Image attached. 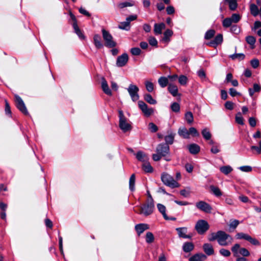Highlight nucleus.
Listing matches in <instances>:
<instances>
[{
    "label": "nucleus",
    "mask_w": 261,
    "mask_h": 261,
    "mask_svg": "<svg viewBox=\"0 0 261 261\" xmlns=\"http://www.w3.org/2000/svg\"><path fill=\"white\" fill-rule=\"evenodd\" d=\"M158 83L160 86L162 88H164L169 85V81L167 77L165 76H161L158 80Z\"/></svg>",
    "instance_id": "72a5a7b5"
},
{
    "label": "nucleus",
    "mask_w": 261,
    "mask_h": 261,
    "mask_svg": "<svg viewBox=\"0 0 261 261\" xmlns=\"http://www.w3.org/2000/svg\"><path fill=\"white\" fill-rule=\"evenodd\" d=\"M119 127L123 132H126L131 129V125L127 122L122 111H119Z\"/></svg>",
    "instance_id": "39448f33"
},
{
    "label": "nucleus",
    "mask_w": 261,
    "mask_h": 261,
    "mask_svg": "<svg viewBox=\"0 0 261 261\" xmlns=\"http://www.w3.org/2000/svg\"><path fill=\"white\" fill-rule=\"evenodd\" d=\"M185 119L187 123L191 124L193 122V115L191 112H188L185 114Z\"/></svg>",
    "instance_id": "37998d69"
},
{
    "label": "nucleus",
    "mask_w": 261,
    "mask_h": 261,
    "mask_svg": "<svg viewBox=\"0 0 261 261\" xmlns=\"http://www.w3.org/2000/svg\"><path fill=\"white\" fill-rule=\"evenodd\" d=\"M73 28L74 30L75 33L77 35V36L82 39L85 38V36L82 31L79 29L77 22H73Z\"/></svg>",
    "instance_id": "2f4dec72"
},
{
    "label": "nucleus",
    "mask_w": 261,
    "mask_h": 261,
    "mask_svg": "<svg viewBox=\"0 0 261 261\" xmlns=\"http://www.w3.org/2000/svg\"><path fill=\"white\" fill-rule=\"evenodd\" d=\"M190 152L193 154L198 153L200 151V147L196 144H191L188 146Z\"/></svg>",
    "instance_id": "b1692460"
},
{
    "label": "nucleus",
    "mask_w": 261,
    "mask_h": 261,
    "mask_svg": "<svg viewBox=\"0 0 261 261\" xmlns=\"http://www.w3.org/2000/svg\"><path fill=\"white\" fill-rule=\"evenodd\" d=\"M219 252L221 255L225 257H228L231 254L230 252L228 250L224 248L221 249Z\"/></svg>",
    "instance_id": "052dcab7"
},
{
    "label": "nucleus",
    "mask_w": 261,
    "mask_h": 261,
    "mask_svg": "<svg viewBox=\"0 0 261 261\" xmlns=\"http://www.w3.org/2000/svg\"><path fill=\"white\" fill-rule=\"evenodd\" d=\"M202 135L204 139L209 140L211 139L212 135L207 128H204L201 132Z\"/></svg>",
    "instance_id": "c9c22d12"
},
{
    "label": "nucleus",
    "mask_w": 261,
    "mask_h": 261,
    "mask_svg": "<svg viewBox=\"0 0 261 261\" xmlns=\"http://www.w3.org/2000/svg\"><path fill=\"white\" fill-rule=\"evenodd\" d=\"M215 34V31L214 30H209L205 34L204 38L206 40L212 39Z\"/></svg>",
    "instance_id": "79ce46f5"
},
{
    "label": "nucleus",
    "mask_w": 261,
    "mask_h": 261,
    "mask_svg": "<svg viewBox=\"0 0 261 261\" xmlns=\"http://www.w3.org/2000/svg\"><path fill=\"white\" fill-rule=\"evenodd\" d=\"M145 85L146 90L148 92H151L152 91H153V90L154 89V85L152 82L147 81L145 83Z\"/></svg>",
    "instance_id": "09e8293b"
},
{
    "label": "nucleus",
    "mask_w": 261,
    "mask_h": 261,
    "mask_svg": "<svg viewBox=\"0 0 261 261\" xmlns=\"http://www.w3.org/2000/svg\"><path fill=\"white\" fill-rule=\"evenodd\" d=\"M219 148L220 145L218 143H217V144L212 146L211 151L212 153L214 154H217L220 151Z\"/></svg>",
    "instance_id": "4d7b16f0"
},
{
    "label": "nucleus",
    "mask_w": 261,
    "mask_h": 261,
    "mask_svg": "<svg viewBox=\"0 0 261 261\" xmlns=\"http://www.w3.org/2000/svg\"><path fill=\"white\" fill-rule=\"evenodd\" d=\"M161 179L165 185L172 188H177L179 186V184L174 179L173 177L167 173L162 174Z\"/></svg>",
    "instance_id": "7ed1b4c3"
},
{
    "label": "nucleus",
    "mask_w": 261,
    "mask_h": 261,
    "mask_svg": "<svg viewBox=\"0 0 261 261\" xmlns=\"http://www.w3.org/2000/svg\"><path fill=\"white\" fill-rule=\"evenodd\" d=\"M203 250L205 253L208 256L214 254V249L212 245L210 243H205L203 245Z\"/></svg>",
    "instance_id": "2eb2a0df"
},
{
    "label": "nucleus",
    "mask_w": 261,
    "mask_h": 261,
    "mask_svg": "<svg viewBox=\"0 0 261 261\" xmlns=\"http://www.w3.org/2000/svg\"><path fill=\"white\" fill-rule=\"evenodd\" d=\"M138 106L139 108L146 116H150L153 112V109L149 108L147 105L143 101H139Z\"/></svg>",
    "instance_id": "f8f14e48"
},
{
    "label": "nucleus",
    "mask_w": 261,
    "mask_h": 261,
    "mask_svg": "<svg viewBox=\"0 0 261 261\" xmlns=\"http://www.w3.org/2000/svg\"><path fill=\"white\" fill-rule=\"evenodd\" d=\"M148 127H149V130L152 133H155V132H157L158 130V126L152 122H150L149 123Z\"/></svg>",
    "instance_id": "680f3d73"
},
{
    "label": "nucleus",
    "mask_w": 261,
    "mask_h": 261,
    "mask_svg": "<svg viewBox=\"0 0 261 261\" xmlns=\"http://www.w3.org/2000/svg\"><path fill=\"white\" fill-rule=\"evenodd\" d=\"M142 169L146 173H151L153 172V168L148 161L143 163Z\"/></svg>",
    "instance_id": "473e14b6"
},
{
    "label": "nucleus",
    "mask_w": 261,
    "mask_h": 261,
    "mask_svg": "<svg viewBox=\"0 0 261 261\" xmlns=\"http://www.w3.org/2000/svg\"><path fill=\"white\" fill-rule=\"evenodd\" d=\"M135 175L133 174L129 178V188L131 191H134L135 189Z\"/></svg>",
    "instance_id": "f704fd0d"
},
{
    "label": "nucleus",
    "mask_w": 261,
    "mask_h": 261,
    "mask_svg": "<svg viewBox=\"0 0 261 261\" xmlns=\"http://www.w3.org/2000/svg\"><path fill=\"white\" fill-rule=\"evenodd\" d=\"M128 57L127 54L124 53L118 57L116 61V65L118 67H123L127 64Z\"/></svg>",
    "instance_id": "ddd939ff"
},
{
    "label": "nucleus",
    "mask_w": 261,
    "mask_h": 261,
    "mask_svg": "<svg viewBox=\"0 0 261 261\" xmlns=\"http://www.w3.org/2000/svg\"><path fill=\"white\" fill-rule=\"evenodd\" d=\"M236 121L237 123L240 125H244V119L242 116L241 113L238 112L236 116Z\"/></svg>",
    "instance_id": "c03bdc74"
},
{
    "label": "nucleus",
    "mask_w": 261,
    "mask_h": 261,
    "mask_svg": "<svg viewBox=\"0 0 261 261\" xmlns=\"http://www.w3.org/2000/svg\"><path fill=\"white\" fill-rule=\"evenodd\" d=\"M165 29V24L164 23H155L154 25V32L155 35L161 34L162 30Z\"/></svg>",
    "instance_id": "412c9836"
},
{
    "label": "nucleus",
    "mask_w": 261,
    "mask_h": 261,
    "mask_svg": "<svg viewBox=\"0 0 261 261\" xmlns=\"http://www.w3.org/2000/svg\"><path fill=\"white\" fill-rule=\"evenodd\" d=\"M246 40L247 42L251 45L250 47L253 48L256 41L255 38L253 36H249L246 37Z\"/></svg>",
    "instance_id": "49530a36"
},
{
    "label": "nucleus",
    "mask_w": 261,
    "mask_h": 261,
    "mask_svg": "<svg viewBox=\"0 0 261 261\" xmlns=\"http://www.w3.org/2000/svg\"><path fill=\"white\" fill-rule=\"evenodd\" d=\"M210 190L211 192L217 197L221 196L222 195L220 189L217 187L211 186Z\"/></svg>",
    "instance_id": "e433bc0d"
},
{
    "label": "nucleus",
    "mask_w": 261,
    "mask_h": 261,
    "mask_svg": "<svg viewBox=\"0 0 261 261\" xmlns=\"http://www.w3.org/2000/svg\"><path fill=\"white\" fill-rule=\"evenodd\" d=\"M220 170L225 175H227L232 171V168L230 166H225L220 167Z\"/></svg>",
    "instance_id": "a19ab883"
},
{
    "label": "nucleus",
    "mask_w": 261,
    "mask_h": 261,
    "mask_svg": "<svg viewBox=\"0 0 261 261\" xmlns=\"http://www.w3.org/2000/svg\"><path fill=\"white\" fill-rule=\"evenodd\" d=\"M189 136L190 135L195 137H198L199 136V133L198 132L197 130L193 127H191L189 129Z\"/></svg>",
    "instance_id": "13d9d810"
},
{
    "label": "nucleus",
    "mask_w": 261,
    "mask_h": 261,
    "mask_svg": "<svg viewBox=\"0 0 261 261\" xmlns=\"http://www.w3.org/2000/svg\"><path fill=\"white\" fill-rule=\"evenodd\" d=\"M102 34L106 47L108 48H113L116 46V42L113 40L112 36L108 31L105 29H102Z\"/></svg>",
    "instance_id": "20e7f679"
},
{
    "label": "nucleus",
    "mask_w": 261,
    "mask_h": 261,
    "mask_svg": "<svg viewBox=\"0 0 261 261\" xmlns=\"http://www.w3.org/2000/svg\"><path fill=\"white\" fill-rule=\"evenodd\" d=\"M206 255L202 253H197L189 258V261H204L206 259Z\"/></svg>",
    "instance_id": "dca6fc26"
},
{
    "label": "nucleus",
    "mask_w": 261,
    "mask_h": 261,
    "mask_svg": "<svg viewBox=\"0 0 261 261\" xmlns=\"http://www.w3.org/2000/svg\"><path fill=\"white\" fill-rule=\"evenodd\" d=\"M194 249V245L191 242H186L184 244L182 249L185 252H189L192 251Z\"/></svg>",
    "instance_id": "a878e982"
},
{
    "label": "nucleus",
    "mask_w": 261,
    "mask_h": 261,
    "mask_svg": "<svg viewBox=\"0 0 261 261\" xmlns=\"http://www.w3.org/2000/svg\"><path fill=\"white\" fill-rule=\"evenodd\" d=\"M101 88L105 94L110 96L112 95V92L109 87L106 80L104 78L102 79Z\"/></svg>",
    "instance_id": "aec40b11"
},
{
    "label": "nucleus",
    "mask_w": 261,
    "mask_h": 261,
    "mask_svg": "<svg viewBox=\"0 0 261 261\" xmlns=\"http://www.w3.org/2000/svg\"><path fill=\"white\" fill-rule=\"evenodd\" d=\"M240 248H241L240 247V245L239 244H236L232 247L231 251L233 253L234 256H239V250Z\"/></svg>",
    "instance_id": "ea45409f"
},
{
    "label": "nucleus",
    "mask_w": 261,
    "mask_h": 261,
    "mask_svg": "<svg viewBox=\"0 0 261 261\" xmlns=\"http://www.w3.org/2000/svg\"><path fill=\"white\" fill-rule=\"evenodd\" d=\"M171 109L173 112L178 113L180 111V105L176 102H173L171 105Z\"/></svg>",
    "instance_id": "8fccbe9b"
},
{
    "label": "nucleus",
    "mask_w": 261,
    "mask_h": 261,
    "mask_svg": "<svg viewBox=\"0 0 261 261\" xmlns=\"http://www.w3.org/2000/svg\"><path fill=\"white\" fill-rule=\"evenodd\" d=\"M179 83L182 86L186 85L188 82V78L186 76L181 75L178 77Z\"/></svg>",
    "instance_id": "a18cd8bd"
},
{
    "label": "nucleus",
    "mask_w": 261,
    "mask_h": 261,
    "mask_svg": "<svg viewBox=\"0 0 261 261\" xmlns=\"http://www.w3.org/2000/svg\"><path fill=\"white\" fill-rule=\"evenodd\" d=\"M232 21V23H237L241 19V17L238 14H233L230 17H229Z\"/></svg>",
    "instance_id": "5fc2aeb1"
},
{
    "label": "nucleus",
    "mask_w": 261,
    "mask_h": 261,
    "mask_svg": "<svg viewBox=\"0 0 261 261\" xmlns=\"http://www.w3.org/2000/svg\"><path fill=\"white\" fill-rule=\"evenodd\" d=\"M154 240V236L150 232H147L146 234V241L148 243H152Z\"/></svg>",
    "instance_id": "603ef678"
},
{
    "label": "nucleus",
    "mask_w": 261,
    "mask_h": 261,
    "mask_svg": "<svg viewBox=\"0 0 261 261\" xmlns=\"http://www.w3.org/2000/svg\"><path fill=\"white\" fill-rule=\"evenodd\" d=\"M173 32L169 29H167L163 34V37L162 41L164 42H167L169 41V38L172 35Z\"/></svg>",
    "instance_id": "cd10ccee"
},
{
    "label": "nucleus",
    "mask_w": 261,
    "mask_h": 261,
    "mask_svg": "<svg viewBox=\"0 0 261 261\" xmlns=\"http://www.w3.org/2000/svg\"><path fill=\"white\" fill-rule=\"evenodd\" d=\"M239 224V221L238 220H234L230 222L229 227L232 229H236Z\"/></svg>",
    "instance_id": "69168bd1"
},
{
    "label": "nucleus",
    "mask_w": 261,
    "mask_h": 261,
    "mask_svg": "<svg viewBox=\"0 0 261 261\" xmlns=\"http://www.w3.org/2000/svg\"><path fill=\"white\" fill-rule=\"evenodd\" d=\"M118 27L120 29L126 31L129 30L130 28V24L127 21L120 22Z\"/></svg>",
    "instance_id": "4c0bfd02"
},
{
    "label": "nucleus",
    "mask_w": 261,
    "mask_h": 261,
    "mask_svg": "<svg viewBox=\"0 0 261 261\" xmlns=\"http://www.w3.org/2000/svg\"><path fill=\"white\" fill-rule=\"evenodd\" d=\"M217 242L220 246H226L231 244L233 239L231 236L222 230L218 231Z\"/></svg>",
    "instance_id": "f03ea898"
},
{
    "label": "nucleus",
    "mask_w": 261,
    "mask_h": 261,
    "mask_svg": "<svg viewBox=\"0 0 261 261\" xmlns=\"http://www.w3.org/2000/svg\"><path fill=\"white\" fill-rule=\"evenodd\" d=\"M251 65L253 68H256L259 66V61L258 59H254L250 61Z\"/></svg>",
    "instance_id": "774afa93"
},
{
    "label": "nucleus",
    "mask_w": 261,
    "mask_h": 261,
    "mask_svg": "<svg viewBox=\"0 0 261 261\" xmlns=\"http://www.w3.org/2000/svg\"><path fill=\"white\" fill-rule=\"evenodd\" d=\"M156 151L163 156H165L169 152V147L166 144L161 143L158 145Z\"/></svg>",
    "instance_id": "9b49d317"
},
{
    "label": "nucleus",
    "mask_w": 261,
    "mask_h": 261,
    "mask_svg": "<svg viewBox=\"0 0 261 261\" xmlns=\"http://www.w3.org/2000/svg\"><path fill=\"white\" fill-rule=\"evenodd\" d=\"M232 60L241 61L245 58V55L242 53H234L229 56Z\"/></svg>",
    "instance_id": "c756f323"
},
{
    "label": "nucleus",
    "mask_w": 261,
    "mask_h": 261,
    "mask_svg": "<svg viewBox=\"0 0 261 261\" xmlns=\"http://www.w3.org/2000/svg\"><path fill=\"white\" fill-rule=\"evenodd\" d=\"M239 169L241 171L245 172H249L252 171V167L249 166H241L239 168Z\"/></svg>",
    "instance_id": "338daca9"
},
{
    "label": "nucleus",
    "mask_w": 261,
    "mask_h": 261,
    "mask_svg": "<svg viewBox=\"0 0 261 261\" xmlns=\"http://www.w3.org/2000/svg\"><path fill=\"white\" fill-rule=\"evenodd\" d=\"M149 228L147 224H139L135 226V229L139 235L142 233L145 230Z\"/></svg>",
    "instance_id": "4be33fe9"
},
{
    "label": "nucleus",
    "mask_w": 261,
    "mask_h": 261,
    "mask_svg": "<svg viewBox=\"0 0 261 261\" xmlns=\"http://www.w3.org/2000/svg\"><path fill=\"white\" fill-rule=\"evenodd\" d=\"M157 208H158L159 211L162 214V215L165 219H169V217H168V216L167 215V214L166 213V208L165 206H164L163 204L158 203L157 204Z\"/></svg>",
    "instance_id": "393cba45"
},
{
    "label": "nucleus",
    "mask_w": 261,
    "mask_h": 261,
    "mask_svg": "<svg viewBox=\"0 0 261 261\" xmlns=\"http://www.w3.org/2000/svg\"><path fill=\"white\" fill-rule=\"evenodd\" d=\"M137 160L143 163L148 161L149 158L148 155L142 151H139L137 152L136 155Z\"/></svg>",
    "instance_id": "f3484780"
},
{
    "label": "nucleus",
    "mask_w": 261,
    "mask_h": 261,
    "mask_svg": "<svg viewBox=\"0 0 261 261\" xmlns=\"http://www.w3.org/2000/svg\"><path fill=\"white\" fill-rule=\"evenodd\" d=\"M239 254H241L243 256H248L250 255V252L247 249L245 248H241L239 250Z\"/></svg>",
    "instance_id": "bf43d9fd"
},
{
    "label": "nucleus",
    "mask_w": 261,
    "mask_h": 261,
    "mask_svg": "<svg viewBox=\"0 0 261 261\" xmlns=\"http://www.w3.org/2000/svg\"><path fill=\"white\" fill-rule=\"evenodd\" d=\"M237 0H230L229 2V8L230 10L234 11L237 8Z\"/></svg>",
    "instance_id": "3c124183"
},
{
    "label": "nucleus",
    "mask_w": 261,
    "mask_h": 261,
    "mask_svg": "<svg viewBox=\"0 0 261 261\" xmlns=\"http://www.w3.org/2000/svg\"><path fill=\"white\" fill-rule=\"evenodd\" d=\"M210 228V225L207 221L204 220H198L195 226L197 232L200 234H204Z\"/></svg>",
    "instance_id": "423d86ee"
},
{
    "label": "nucleus",
    "mask_w": 261,
    "mask_h": 261,
    "mask_svg": "<svg viewBox=\"0 0 261 261\" xmlns=\"http://www.w3.org/2000/svg\"><path fill=\"white\" fill-rule=\"evenodd\" d=\"M175 135V134L174 133H173L171 132V134L165 136V140L166 142L165 144H167L168 145L169 144H170V145L172 144L174 142Z\"/></svg>",
    "instance_id": "7c9ffc66"
},
{
    "label": "nucleus",
    "mask_w": 261,
    "mask_h": 261,
    "mask_svg": "<svg viewBox=\"0 0 261 261\" xmlns=\"http://www.w3.org/2000/svg\"><path fill=\"white\" fill-rule=\"evenodd\" d=\"M222 41L223 36L222 34H219L217 35L213 40L207 42L206 44L210 47L216 48L219 44H220Z\"/></svg>",
    "instance_id": "4468645a"
},
{
    "label": "nucleus",
    "mask_w": 261,
    "mask_h": 261,
    "mask_svg": "<svg viewBox=\"0 0 261 261\" xmlns=\"http://www.w3.org/2000/svg\"><path fill=\"white\" fill-rule=\"evenodd\" d=\"M178 135L184 138V139H189V130H188L185 126L180 127L178 130Z\"/></svg>",
    "instance_id": "a211bd4d"
},
{
    "label": "nucleus",
    "mask_w": 261,
    "mask_h": 261,
    "mask_svg": "<svg viewBox=\"0 0 261 261\" xmlns=\"http://www.w3.org/2000/svg\"><path fill=\"white\" fill-rule=\"evenodd\" d=\"M168 90L171 94L174 97H175L178 95V88L175 85L169 84ZM179 95H180V94H179Z\"/></svg>",
    "instance_id": "5701e85b"
},
{
    "label": "nucleus",
    "mask_w": 261,
    "mask_h": 261,
    "mask_svg": "<svg viewBox=\"0 0 261 261\" xmlns=\"http://www.w3.org/2000/svg\"><path fill=\"white\" fill-rule=\"evenodd\" d=\"M148 42L149 44L152 46L154 47H158V41L154 37H150L148 38Z\"/></svg>",
    "instance_id": "864d4df0"
},
{
    "label": "nucleus",
    "mask_w": 261,
    "mask_h": 261,
    "mask_svg": "<svg viewBox=\"0 0 261 261\" xmlns=\"http://www.w3.org/2000/svg\"><path fill=\"white\" fill-rule=\"evenodd\" d=\"M196 206L201 211L210 213L212 210L211 206L204 201H200L196 203Z\"/></svg>",
    "instance_id": "9d476101"
},
{
    "label": "nucleus",
    "mask_w": 261,
    "mask_h": 261,
    "mask_svg": "<svg viewBox=\"0 0 261 261\" xmlns=\"http://www.w3.org/2000/svg\"><path fill=\"white\" fill-rule=\"evenodd\" d=\"M218 231L216 233L213 232L211 233L208 237V240L209 241L212 242L216 240H218Z\"/></svg>",
    "instance_id": "e2e57ef3"
},
{
    "label": "nucleus",
    "mask_w": 261,
    "mask_h": 261,
    "mask_svg": "<svg viewBox=\"0 0 261 261\" xmlns=\"http://www.w3.org/2000/svg\"><path fill=\"white\" fill-rule=\"evenodd\" d=\"M187 228L186 227H179L176 228V230L178 232V234L179 237L185 238V239H190L191 238V236L187 235L186 233L187 232Z\"/></svg>",
    "instance_id": "6ab92c4d"
},
{
    "label": "nucleus",
    "mask_w": 261,
    "mask_h": 261,
    "mask_svg": "<svg viewBox=\"0 0 261 261\" xmlns=\"http://www.w3.org/2000/svg\"><path fill=\"white\" fill-rule=\"evenodd\" d=\"M15 99L16 107L19 109V110L25 115H29V112L27 110V109L21 97L17 95H15Z\"/></svg>",
    "instance_id": "1a4fd4ad"
},
{
    "label": "nucleus",
    "mask_w": 261,
    "mask_h": 261,
    "mask_svg": "<svg viewBox=\"0 0 261 261\" xmlns=\"http://www.w3.org/2000/svg\"><path fill=\"white\" fill-rule=\"evenodd\" d=\"M127 91L133 101H136L139 98L138 92L139 91V88L133 84H130L127 89Z\"/></svg>",
    "instance_id": "0eeeda50"
},
{
    "label": "nucleus",
    "mask_w": 261,
    "mask_h": 261,
    "mask_svg": "<svg viewBox=\"0 0 261 261\" xmlns=\"http://www.w3.org/2000/svg\"><path fill=\"white\" fill-rule=\"evenodd\" d=\"M237 239H243L249 242L251 244L254 245H259V242L256 239L251 237L247 233L243 232L237 233L236 235Z\"/></svg>",
    "instance_id": "6e6552de"
},
{
    "label": "nucleus",
    "mask_w": 261,
    "mask_h": 261,
    "mask_svg": "<svg viewBox=\"0 0 261 261\" xmlns=\"http://www.w3.org/2000/svg\"><path fill=\"white\" fill-rule=\"evenodd\" d=\"M154 208V201L150 198L146 200L145 203L140 206V211L138 213L146 217L152 214Z\"/></svg>",
    "instance_id": "f257e3e1"
},
{
    "label": "nucleus",
    "mask_w": 261,
    "mask_h": 261,
    "mask_svg": "<svg viewBox=\"0 0 261 261\" xmlns=\"http://www.w3.org/2000/svg\"><path fill=\"white\" fill-rule=\"evenodd\" d=\"M234 103L230 101H227L225 103V108L229 110H232L234 108Z\"/></svg>",
    "instance_id": "0e129e2a"
},
{
    "label": "nucleus",
    "mask_w": 261,
    "mask_h": 261,
    "mask_svg": "<svg viewBox=\"0 0 261 261\" xmlns=\"http://www.w3.org/2000/svg\"><path fill=\"white\" fill-rule=\"evenodd\" d=\"M259 146L252 145L251 146L250 149L251 150L255 151L256 154H261V140L259 142Z\"/></svg>",
    "instance_id": "de8ad7c7"
},
{
    "label": "nucleus",
    "mask_w": 261,
    "mask_h": 261,
    "mask_svg": "<svg viewBox=\"0 0 261 261\" xmlns=\"http://www.w3.org/2000/svg\"><path fill=\"white\" fill-rule=\"evenodd\" d=\"M144 98L145 101L150 104L154 105L156 103V101L154 99L152 96L149 94H145L144 95Z\"/></svg>",
    "instance_id": "58836bf2"
},
{
    "label": "nucleus",
    "mask_w": 261,
    "mask_h": 261,
    "mask_svg": "<svg viewBox=\"0 0 261 261\" xmlns=\"http://www.w3.org/2000/svg\"><path fill=\"white\" fill-rule=\"evenodd\" d=\"M94 44L96 47L101 48L103 46L102 43L101 42V37L99 35H95L93 38Z\"/></svg>",
    "instance_id": "bb28decb"
},
{
    "label": "nucleus",
    "mask_w": 261,
    "mask_h": 261,
    "mask_svg": "<svg viewBox=\"0 0 261 261\" xmlns=\"http://www.w3.org/2000/svg\"><path fill=\"white\" fill-rule=\"evenodd\" d=\"M250 11L251 15L253 16H256L259 14V10L257 6L254 4L250 5Z\"/></svg>",
    "instance_id": "c85d7f7f"
},
{
    "label": "nucleus",
    "mask_w": 261,
    "mask_h": 261,
    "mask_svg": "<svg viewBox=\"0 0 261 261\" xmlns=\"http://www.w3.org/2000/svg\"><path fill=\"white\" fill-rule=\"evenodd\" d=\"M232 23V22L229 17L225 18L223 21V25L225 28L230 27Z\"/></svg>",
    "instance_id": "6e6d98bb"
}]
</instances>
